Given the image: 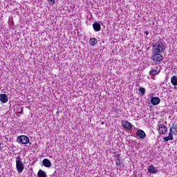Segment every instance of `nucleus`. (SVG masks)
Wrapping results in <instances>:
<instances>
[{
	"instance_id": "f257e3e1",
	"label": "nucleus",
	"mask_w": 177,
	"mask_h": 177,
	"mask_svg": "<svg viewBox=\"0 0 177 177\" xmlns=\"http://www.w3.org/2000/svg\"><path fill=\"white\" fill-rule=\"evenodd\" d=\"M165 42L162 40H159L153 45V53L160 54L165 50Z\"/></svg>"
},
{
	"instance_id": "f03ea898",
	"label": "nucleus",
	"mask_w": 177,
	"mask_h": 177,
	"mask_svg": "<svg viewBox=\"0 0 177 177\" xmlns=\"http://www.w3.org/2000/svg\"><path fill=\"white\" fill-rule=\"evenodd\" d=\"M169 131V136L164 137L165 142L173 140V136H177V124L171 125Z\"/></svg>"
},
{
	"instance_id": "7ed1b4c3",
	"label": "nucleus",
	"mask_w": 177,
	"mask_h": 177,
	"mask_svg": "<svg viewBox=\"0 0 177 177\" xmlns=\"http://www.w3.org/2000/svg\"><path fill=\"white\" fill-rule=\"evenodd\" d=\"M23 159L21 158V156H18L15 159V162L17 163V171L18 174L23 173L24 170V164L22 162Z\"/></svg>"
},
{
	"instance_id": "20e7f679",
	"label": "nucleus",
	"mask_w": 177,
	"mask_h": 177,
	"mask_svg": "<svg viewBox=\"0 0 177 177\" xmlns=\"http://www.w3.org/2000/svg\"><path fill=\"white\" fill-rule=\"evenodd\" d=\"M17 142L19 145H27L29 143V138L26 136H19L17 137Z\"/></svg>"
},
{
	"instance_id": "39448f33",
	"label": "nucleus",
	"mask_w": 177,
	"mask_h": 177,
	"mask_svg": "<svg viewBox=\"0 0 177 177\" xmlns=\"http://www.w3.org/2000/svg\"><path fill=\"white\" fill-rule=\"evenodd\" d=\"M163 60V57L159 53H155L153 56H151V61L154 62H160Z\"/></svg>"
},
{
	"instance_id": "423d86ee",
	"label": "nucleus",
	"mask_w": 177,
	"mask_h": 177,
	"mask_svg": "<svg viewBox=\"0 0 177 177\" xmlns=\"http://www.w3.org/2000/svg\"><path fill=\"white\" fill-rule=\"evenodd\" d=\"M158 172L157 167H154V165H149L148 166V174L151 175L156 174Z\"/></svg>"
},
{
	"instance_id": "0eeeda50",
	"label": "nucleus",
	"mask_w": 177,
	"mask_h": 177,
	"mask_svg": "<svg viewBox=\"0 0 177 177\" xmlns=\"http://www.w3.org/2000/svg\"><path fill=\"white\" fill-rule=\"evenodd\" d=\"M121 124H122V127L125 128L126 129H127L129 131L132 130L133 125L130 122H129L126 120H122Z\"/></svg>"
},
{
	"instance_id": "6e6552de",
	"label": "nucleus",
	"mask_w": 177,
	"mask_h": 177,
	"mask_svg": "<svg viewBox=\"0 0 177 177\" xmlns=\"http://www.w3.org/2000/svg\"><path fill=\"white\" fill-rule=\"evenodd\" d=\"M157 131H158L159 134L160 135L165 134V133H167V127L163 124H160L159 125V128L157 129Z\"/></svg>"
},
{
	"instance_id": "1a4fd4ad",
	"label": "nucleus",
	"mask_w": 177,
	"mask_h": 177,
	"mask_svg": "<svg viewBox=\"0 0 177 177\" xmlns=\"http://www.w3.org/2000/svg\"><path fill=\"white\" fill-rule=\"evenodd\" d=\"M136 135H137V137H138L140 139H145L146 138V133H145V131L141 129H138Z\"/></svg>"
},
{
	"instance_id": "9d476101",
	"label": "nucleus",
	"mask_w": 177,
	"mask_h": 177,
	"mask_svg": "<svg viewBox=\"0 0 177 177\" xmlns=\"http://www.w3.org/2000/svg\"><path fill=\"white\" fill-rule=\"evenodd\" d=\"M160 103V99L157 97H154L153 98H151V104L156 106L158 105Z\"/></svg>"
},
{
	"instance_id": "9b49d317",
	"label": "nucleus",
	"mask_w": 177,
	"mask_h": 177,
	"mask_svg": "<svg viewBox=\"0 0 177 177\" xmlns=\"http://www.w3.org/2000/svg\"><path fill=\"white\" fill-rule=\"evenodd\" d=\"M41 164H44V166L46 168L51 167V162L48 159H44V160L41 161Z\"/></svg>"
},
{
	"instance_id": "f8f14e48",
	"label": "nucleus",
	"mask_w": 177,
	"mask_h": 177,
	"mask_svg": "<svg viewBox=\"0 0 177 177\" xmlns=\"http://www.w3.org/2000/svg\"><path fill=\"white\" fill-rule=\"evenodd\" d=\"M0 101L3 104L7 103L8 102V98L7 97V95H6V94H1L0 95Z\"/></svg>"
},
{
	"instance_id": "ddd939ff",
	"label": "nucleus",
	"mask_w": 177,
	"mask_h": 177,
	"mask_svg": "<svg viewBox=\"0 0 177 177\" xmlns=\"http://www.w3.org/2000/svg\"><path fill=\"white\" fill-rule=\"evenodd\" d=\"M97 39H95V37H91L89 39V45L91 46H95V45H97Z\"/></svg>"
},
{
	"instance_id": "4468645a",
	"label": "nucleus",
	"mask_w": 177,
	"mask_h": 177,
	"mask_svg": "<svg viewBox=\"0 0 177 177\" xmlns=\"http://www.w3.org/2000/svg\"><path fill=\"white\" fill-rule=\"evenodd\" d=\"M93 28H94V31L95 32L100 31V24L99 23H94L93 24Z\"/></svg>"
},
{
	"instance_id": "2eb2a0df",
	"label": "nucleus",
	"mask_w": 177,
	"mask_h": 177,
	"mask_svg": "<svg viewBox=\"0 0 177 177\" xmlns=\"http://www.w3.org/2000/svg\"><path fill=\"white\" fill-rule=\"evenodd\" d=\"M37 177H46V174L43 170H39L37 173Z\"/></svg>"
},
{
	"instance_id": "dca6fc26",
	"label": "nucleus",
	"mask_w": 177,
	"mask_h": 177,
	"mask_svg": "<svg viewBox=\"0 0 177 177\" xmlns=\"http://www.w3.org/2000/svg\"><path fill=\"white\" fill-rule=\"evenodd\" d=\"M171 82L173 86H177V77L171 76Z\"/></svg>"
},
{
	"instance_id": "f3484780",
	"label": "nucleus",
	"mask_w": 177,
	"mask_h": 177,
	"mask_svg": "<svg viewBox=\"0 0 177 177\" xmlns=\"http://www.w3.org/2000/svg\"><path fill=\"white\" fill-rule=\"evenodd\" d=\"M146 90L145 89V88L143 87H138V92L140 93V95H141V96H144Z\"/></svg>"
},
{
	"instance_id": "a211bd4d",
	"label": "nucleus",
	"mask_w": 177,
	"mask_h": 177,
	"mask_svg": "<svg viewBox=\"0 0 177 177\" xmlns=\"http://www.w3.org/2000/svg\"><path fill=\"white\" fill-rule=\"evenodd\" d=\"M159 73L160 71L156 69L151 70V71H149V74L152 76L157 75L158 74H159Z\"/></svg>"
},
{
	"instance_id": "6ab92c4d",
	"label": "nucleus",
	"mask_w": 177,
	"mask_h": 177,
	"mask_svg": "<svg viewBox=\"0 0 177 177\" xmlns=\"http://www.w3.org/2000/svg\"><path fill=\"white\" fill-rule=\"evenodd\" d=\"M48 3L50 6L55 4V0H48Z\"/></svg>"
},
{
	"instance_id": "aec40b11",
	"label": "nucleus",
	"mask_w": 177,
	"mask_h": 177,
	"mask_svg": "<svg viewBox=\"0 0 177 177\" xmlns=\"http://www.w3.org/2000/svg\"><path fill=\"white\" fill-rule=\"evenodd\" d=\"M121 166V163L119 162V160L116 161V167Z\"/></svg>"
},
{
	"instance_id": "412c9836",
	"label": "nucleus",
	"mask_w": 177,
	"mask_h": 177,
	"mask_svg": "<svg viewBox=\"0 0 177 177\" xmlns=\"http://www.w3.org/2000/svg\"><path fill=\"white\" fill-rule=\"evenodd\" d=\"M149 32H148V31H145V35H149Z\"/></svg>"
},
{
	"instance_id": "4be33fe9",
	"label": "nucleus",
	"mask_w": 177,
	"mask_h": 177,
	"mask_svg": "<svg viewBox=\"0 0 177 177\" xmlns=\"http://www.w3.org/2000/svg\"><path fill=\"white\" fill-rule=\"evenodd\" d=\"M104 124L103 122H102V124Z\"/></svg>"
},
{
	"instance_id": "5701e85b",
	"label": "nucleus",
	"mask_w": 177,
	"mask_h": 177,
	"mask_svg": "<svg viewBox=\"0 0 177 177\" xmlns=\"http://www.w3.org/2000/svg\"><path fill=\"white\" fill-rule=\"evenodd\" d=\"M175 89H177V87H175Z\"/></svg>"
}]
</instances>
